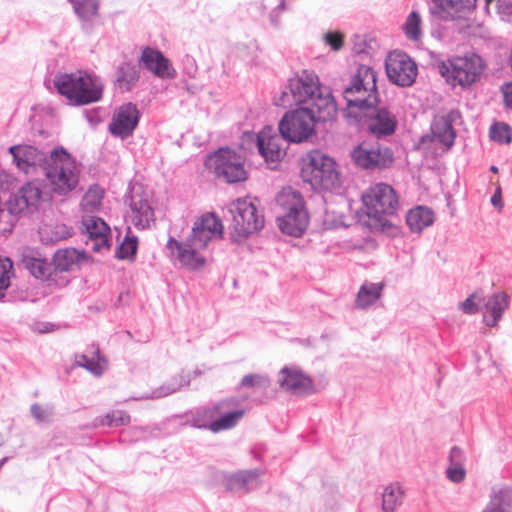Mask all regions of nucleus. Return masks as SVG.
<instances>
[{"instance_id": "obj_1", "label": "nucleus", "mask_w": 512, "mask_h": 512, "mask_svg": "<svg viewBox=\"0 0 512 512\" xmlns=\"http://www.w3.org/2000/svg\"><path fill=\"white\" fill-rule=\"evenodd\" d=\"M300 177L313 190L333 192L342 185L341 171L336 160L320 150H312L299 161Z\"/></svg>"}, {"instance_id": "obj_2", "label": "nucleus", "mask_w": 512, "mask_h": 512, "mask_svg": "<svg viewBox=\"0 0 512 512\" xmlns=\"http://www.w3.org/2000/svg\"><path fill=\"white\" fill-rule=\"evenodd\" d=\"M487 68L484 59L474 52L452 55L437 63L439 74L452 88L468 90L479 83Z\"/></svg>"}, {"instance_id": "obj_3", "label": "nucleus", "mask_w": 512, "mask_h": 512, "mask_svg": "<svg viewBox=\"0 0 512 512\" xmlns=\"http://www.w3.org/2000/svg\"><path fill=\"white\" fill-rule=\"evenodd\" d=\"M54 85L59 94L70 104L76 106L88 105L101 99L103 85L93 75L84 71L70 74H60L55 77Z\"/></svg>"}, {"instance_id": "obj_4", "label": "nucleus", "mask_w": 512, "mask_h": 512, "mask_svg": "<svg viewBox=\"0 0 512 512\" xmlns=\"http://www.w3.org/2000/svg\"><path fill=\"white\" fill-rule=\"evenodd\" d=\"M366 214L374 221V226L381 230L394 229L392 222L386 216H392L399 205L394 188L383 182L373 183L361 196Z\"/></svg>"}, {"instance_id": "obj_5", "label": "nucleus", "mask_w": 512, "mask_h": 512, "mask_svg": "<svg viewBox=\"0 0 512 512\" xmlns=\"http://www.w3.org/2000/svg\"><path fill=\"white\" fill-rule=\"evenodd\" d=\"M44 170L51 189L59 195H67L79 184L80 170L75 159L63 148L51 152Z\"/></svg>"}, {"instance_id": "obj_6", "label": "nucleus", "mask_w": 512, "mask_h": 512, "mask_svg": "<svg viewBox=\"0 0 512 512\" xmlns=\"http://www.w3.org/2000/svg\"><path fill=\"white\" fill-rule=\"evenodd\" d=\"M377 75L369 66L361 65L344 89L343 97L349 109L370 110L378 104Z\"/></svg>"}, {"instance_id": "obj_7", "label": "nucleus", "mask_w": 512, "mask_h": 512, "mask_svg": "<svg viewBox=\"0 0 512 512\" xmlns=\"http://www.w3.org/2000/svg\"><path fill=\"white\" fill-rule=\"evenodd\" d=\"M320 86L318 76L304 70L289 79L286 89L274 99V103L284 108L309 103Z\"/></svg>"}, {"instance_id": "obj_8", "label": "nucleus", "mask_w": 512, "mask_h": 512, "mask_svg": "<svg viewBox=\"0 0 512 512\" xmlns=\"http://www.w3.org/2000/svg\"><path fill=\"white\" fill-rule=\"evenodd\" d=\"M229 210L233 218V228L239 236L247 237L264 226V216L256 200L239 198L230 204Z\"/></svg>"}, {"instance_id": "obj_9", "label": "nucleus", "mask_w": 512, "mask_h": 512, "mask_svg": "<svg viewBox=\"0 0 512 512\" xmlns=\"http://www.w3.org/2000/svg\"><path fill=\"white\" fill-rule=\"evenodd\" d=\"M316 116L309 108L287 112L279 123L282 137L293 143L308 140L315 132Z\"/></svg>"}, {"instance_id": "obj_10", "label": "nucleus", "mask_w": 512, "mask_h": 512, "mask_svg": "<svg viewBox=\"0 0 512 512\" xmlns=\"http://www.w3.org/2000/svg\"><path fill=\"white\" fill-rule=\"evenodd\" d=\"M205 165L228 183L245 181L248 177L242 157L229 148H220L209 155Z\"/></svg>"}, {"instance_id": "obj_11", "label": "nucleus", "mask_w": 512, "mask_h": 512, "mask_svg": "<svg viewBox=\"0 0 512 512\" xmlns=\"http://www.w3.org/2000/svg\"><path fill=\"white\" fill-rule=\"evenodd\" d=\"M355 164L366 170L386 169L394 162L392 150L379 143H360L352 151Z\"/></svg>"}, {"instance_id": "obj_12", "label": "nucleus", "mask_w": 512, "mask_h": 512, "mask_svg": "<svg viewBox=\"0 0 512 512\" xmlns=\"http://www.w3.org/2000/svg\"><path fill=\"white\" fill-rule=\"evenodd\" d=\"M386 73L391 82L398 86H411L417 76L415 62L404 52L393 51L386 59Z\"/></svg>"}, {"instance_id": "obj_13", "label": "nucleus", "mask_w": 512, "mask_h": 512, "mask_svg": "<svg viewBox=\"0 0 512 512\" xmlns=\"http://www.w3.org/2000/svg\"><path fill=\"white\" fill-rule=\"evenodd\" d=\"M167 249L171 258L183 268L189 270L200 269L205 266L206 259L202 255L204 247H198L195 241L187 238L186 242H180L172 237L167 241Z\"/></svg>"}, {"instance_id": "obj_14", "label": "nucleus", "mask_w": 512, "mask_h": 512, "mask_svg": "<svg viewBox=\"0 0 512 512\" xmlns=\"http://www.w3.org/2000/svg\"><path fill=\"white\" fill-rule=\"evenodd\" d=\"M222 234L221 220L214 213H205L194 222L188 238L195 241L198 247L206 248L210 241L221 238Z\"/></svg>"}, {"instance_id": "obj_15", "label": "nucleus", "mask_w": 512, "mask_h": 512, "mask_svg": "<svg viewBox=\"0 0 512 512\" xmlns=\"http://www.w3.org/2000/svg\"><path fill=\"white\" fill-rule=\"evenodd\" d=\"M257 147L268 163L281 161L286 155L284 138L273 132L272 128L266 127L257 135Z\"/></svg>"}, {"instance_id": "obj_16", "label": "nucleus", "mask_w": 512, "mask_h": 512, "mask_svg": "<svg viewBox=\"0 0 512 512\" xmlns=\"http://www.w3.org/2000/svg\"><path fill=\"white\" fill-rule=\"evenodd\" d=\"M41 198V189L34 183H27L22 186L16 194L10 197L7 202V207L12 214L32 211L37 209Z\"/></svg>"}, {"instance_id": "obj_17", "label": "nucleus", "mask_w": 512, "mask_h": 512, "mask_svg": "<svg viewBox=\"0 0 512 512\" xmlns=\"http://www.w3.org/2000/svg\"><path fill=\"white\" fill-rule=\"evenodd\" d=\"M139 63L153 75L161 79H172L176 76V71L170 60L159 50L151 47L143 48Z\"/></svg>"}, {"instance_id": "obj_18", "label": "nucleus", "mask_w": 512, "mask_h": 512, "mask_svg": "<svg viewBox=\"0 0 512 512\" xmlns=\"http://www.w3.org/2000/svg\"><path fill=\"white\" fill-rule=\"evenodd\" d=\"M82 231L87 235V243L91 244L94 252L109 249L110 228L101 218L83 217Z\"/></svg>"}, {"instance_id": "obj_19", "label": "nucleus", "mask_w": 512, "mask_h": 512, "mask_svg": "<svg viewBox=\"0 0 512 512\" xmlns=\"http://www.w3.org/2000/svg\"><path fill=\"white\" fill-rule=\"evenodd\" d=\"M139 120L137 108L131 103L119 107L109 125V131L119 137L129 136L136 128Z\"/></svg>"}, {"instance_id": "obj_20", "label": "nucleus", "mask_w": 512, "mask_h": 512, "mask_svg": "<svg viewBox=\"0 0 512 512\" xmlns=\"http://www.w3.org/2000/svg\"><path fill=\"white\" fill-rule=\"evenodd\" d=\"M233 404L234 401L229 399L223 400L213 407L212 415H219V418L209 424L208 429L210 431L218 433L231 429L244 416L245 411L243 409L230 410Z\"/></svg>"}, {"instance_id": "obj_21", "label": "nucleus", "mask_w": 512, "mask_h": 512, "mask_svg": "<svg viewBox=\"0 0 512 512\" xmlns=\"http://www.w3.org/2000/svg\"><path fill=\"white\" fill-rule=\"evenodd\" d=\"M9 152L16 167L25 173L31 172L45 160L44 153L30 145L11 146Z\"/></svg>"}, {"instance_id": "obj_22", "label": "nucleus", "mask_w": 512, "mask_h": 512, "mask_svg": "<svg viewBox=\"0 0 512 512\" xmlns=\"http://www.w3.org/2000/svg\"><path fill=\"white\" fill-rule=\"evenodd\" d=\"M279 384L283 390L296 395L307 394L314 390L311 378L293 368L281 370Z\"/></svg>"}, {"instance_id": "obj_23", "label": "nucleus", "mask_w": 512, "mask_h": 512, "mask_svg": "<svg viewBox=\"0 0 512 512\" xmlns=\"http://www.w3.org/2000/svg\"><path fill=\"white\" fill-rule=\"evenodd\" d=\"M309 104L316 116V121L332 120L337 114V104L328 87L321 85Z\"/></svg>"}, {"instance_id": "obj_24", "label": "nucleus", "mask_w": 512, "mask_h": 512, "mask_svg": "<svg viewBox=\"0 0 512 512\" xmlns=\"http://www.w3.org/2000/svg\"><path fill=\"white\" fill-rule=\"evenodd\" d=\"M397 118L388 109L375 110L368 119V129L376 137L390 136L397 128Z\"/></svg>"}, {"instance_id": "obj_25", "label": "nucleus", "mask_w": 512, "mask_h": 512, "mask_svg": "<svg viewBox=\"0 0 512 512\" xmlns=\"http://www.w3.org/2000/svg\"><path fill=\"white\" fill-rule=\"evenodd\" d=\"M278 222L282 232L298 237L309 224L308 212L307 210L286 212L278 219Z\"/></svg>"}, {"instance_id": "obj_26", "label": "nucleus", "mask_w": 512, "mask_h": 512, "mask_svg": "<svg viewBox=\"0 0 512 512\" xmlns=\"http://www.w3.org/2000/svg\"><path fill=\"white\" fill-rule=\"evenodd\" d=\"M88 259L87 254L84 251H79L75 248L59 249L53 256V264L55 270L66 272L73 267Z\"/></svg>"}, {"instance_id": "obj_27", "label": "nucleus", "mask_w": 512, "mask_h": 512, "mask_svg": "<svg viewBox=\"0 0 512 512\" xmlns=\"http://www.w3.org/2000/svg\"><path fill=\"white\" fill-rule=\"evenodd\" d=\"M21 263L34 278L39 280H48L55 271L54 264L41 256L24 254Z\"/></svg>"}, {"instance_id": "obj_28", "label": "nucleus", "mask_w": 512, "mask_h": 512, "mask_svg": "<svg viewBox=\"0 0 512 512\" xmlns=\"http://www.w3.org/2000/svg\"><path fill=\"white\" fill-rule=\"evenodd\" d=\"M432 12L441 18L455 17L474 7L475 0H431Z\"/></svg>"}, {"instance_id": "obj_29", "label": "nucleus", "mask_w": 512, "mask_h": 512, "mask_svg": "<svg viewBox=\"0 0 512 512\" xmlns=\"http://www.w3.org/2000/svg\"><path fill=\"white\" fill-rule=\"evenodd\" d=\"M131 220L136 227L146 228L154 220V212L146 199L133 195L131 198Z\"/></svg>"}, {"instance_id": "obj_30", "label": "nucleus", "mask_w": 512, "mask_h": 512, "mask_svg": "<svg viewBox=\"0 0 512 512\" xmlns=\"http://www.w3.org/2000/svg\"><path fill=\"white\" fill-rule=\"evenodd\" d=\"M507 307L508 298L506 294L498 293L490 297L485 304V312L483 315V320L486 325L489 327L496 326Z\"/></svg>"}, {"instance_id": "obj_31", "label": "nucleus", "mask_w": 512, "mask_h": 512, "mask_svg": "<svg viewBox=\"0 0 512 512\" xmlns=\"http://www.w3.org/2000/svg\"><path fill=\"white\" fill-rule=\"evenodd\" d=\"M432 141L443 146L444 150L449 149L455 139V132L452 123L444 117L435 119L432 124Z\"/></svg>"}, {"instance_id": "obj_32", "label": "nucleus", "mask_w": 512, "mask_h": 512, "mask_svg": "<svg viewBox=\"0 0 512 512\" xmlns=\"http://www.w3.org/2000/svg\"><path fill=\"white\" fill-rule=\"evenodd\" d=\"M276 202L283 213L307 210L303 196L297 190L291 187L283 188L276 197Z\"/></svg>"}, {"instance_id": "obj_33", "label": "nucleus", "mask_w": 512, "mask_h": 512, "mask_svg": "<svg viewBox=\"0 0 512 512\" xmlns=\"http://www.w3.org/2000/svg\"><path fill=\"white\" fill-rule=\"evenodd\" d=\"M383 290L382 283H364L356 296V306L360 309H365L374 304L381 297Z\"/></svg>"}, {"instance_id": "obj_34", "label": "nucleus", "mask_w": 512, "mask_h": 512, "mask_svg": "<svg viewBox=\"0 0 512 512\" xmlns=\"http://www.w3.org/2000/svg\"><path fill=\"white\" fill-rule=\"evenodd\" d=\"M406 221L412 231L419 232L433 223L434 215L429 208L419 206L408 212Z\"/></svg>"}, {"instance_id": "obj_35", "label": "nucleus", "mask_w": 512, "mask_h": 512, "mask_svg": "<svg viewBox=\"0 0 512 512\" xmlns=\"http://www.w3.org/2000/svg\"><path fill=\"white\" fill-rule=\"evenodd\" d=\"M104 189L98 185H92L84 194L81 201V209L85 213L97 212L101 208Z\"/></svg>"}, {"instance_id": "obj_36", "label": "nucleus", "mask_w": 512, "mask_h": 512, "mask_svg": "<svg viewBox=\"0 0 512 512\" xmlns=\"http://www.w3.org/2000/svg\"><path fill=\"white\" fill-rule=\"evenodd\" d=\"M403 491L398 484H389L385 487L382 494V510L384 512H394L401 504Z\"/></svg>"}, {"instance_id": "obj_37", "label": "nucleus", "mask_w": 512, "mask_h": 512, "mask_svg": "<svg viewBox=\"0 0 512 512\" xmlns=\"http://www.w3.org/2000/svg\"><path fill=\"white\" fill-rule=\"evenodd\" d=\"M512 495L508 489H499L493 493L489 504L482 512H509Z\"/></svg>"}, {"instance_id": "obj_38", "label": "nucleus", "mask_w": 512, "mask_h": 512, "mask_svg": "<svg viewBox=\"0 0 512 512\" xmlns=\"http://www.w3.org/2000/svg\"><path fill=\"white\" fill-rule=\"evenodd\" d=\"M139 75L136 68L130 64H123L118 68L117 84L123 91H129L138 81Z\"/></svg>"}, {"instance_id": "obj_39", "label": "nucleus", "mask_w": 512, "mask_h": 512, "mask_svg": "<svg viewBox=\"0 0 512 512\" xmlns=\"http://www.w3.org/2000/svg\"><path fill=\"white\" fill-rule=\"evenodd\" d=\"M421 17L417 12H411L404 25H403V31L406 35V37L409 40L412 41H418L420 40L422 33H421Z\"/></svg>"}, {"instance_id": "obj_40", "label": "nucleus", "mask_w": 512, "mask_h": 512, "mask_svg": "<svg viewBox=\"0 0 512 512\" xmlns=\"http://www.w3.org/2000/svg\"><path fill=\"white\" fill-rule=\"evenodd\" d=\"M491 139L500 144H509L512 141L511 129L507 124L498 123L490 129Z\"/></svg>"}, {"instance_id": "obj_41", "label": "nucleus", "mask_w": 512, "mask_h": 512, "mask_svg": "<svg viewBox=\"0 0 512 512\" xmlns=\"http://www.w3.org/2000/svg\"><path fill=\"white\" fill-rule=\"evenodd\" d=\"M13 275V263L9 258H0V296L10 285V278Z\"/></svg>"}, {"instance_id": "obj_42", "label": "nucleus", "mask_w": 512, "mask_h": 512, "mask_svg": "<svg viewBox=\"0 0 512 512\" xmlns=\"http://www.w3.org/2000/svg\"><path fill=\"white\" fill-rule=\"evenodd\" d=\"M76 13L83 19H89L97 14L98 0H81L74 4Z\"/></svg>"}, {"instance_id": "obj_43", "label": "nucleus", "mask_w": 512, "mask_h": 512, "mask_svg": "<svg viewBox=\"0 0 512 512\" xmlns=\"http://www.w3.org/2000/svg\"><path fill=\"white\" fill-rule=\"evenodd\" d=\"M251 478L247 473H235L226 478L225 486L230 491H239L246 487Z\"/></svg>"}, {"instance_id": "obj_44", "label": "nucleus", "mask_w": 512, "mask_h": 512, "mask_svg": "<svg viewBox=\"0 0 512 512\" xmlns=\"http://www.w3.org/2000/svg\"><path fill=\"white\" fill-rule=\"evenodd\" d=\"M269 385V380L261 374H248L245 375L240 386L245 388H262Z\"/></svg>"}, {"instance_id": "obj_45", "label": "nucleus", "mask_w": 512, "mask_h": 512, "mask_svg": "<svg viewBox=\"0 0 512 512\" xmlns=\"http://www.w3.org/2000/svg\"><path fill=\"white\" fill-rule=\"evenodd\" d=\"M137 251V240L136 238H125L121 243L117 256L120 259H129L135 255Z\"/></svg>"}, {"instance_id": "obj_46", "label": "nucleus", "mask_w": 512, "mask_h": 512, "mask_svg": "<svg viewBox=\"0 0 512 512\" xmlns=\"http://www.w3.org/2000/svg\"><path fill=\"white\" fill-rule=\"evenodd\" d=\"M130 422V416L124 411H113L106 416V424L108 426H121Z\"/></svg>"}, {"instance_id": "obj_47", "label": "nucleus", "mask_w": 512, "mask_h": 512, "mask_svg": "<svg viewBox=\"0 0 512 512\" xmlns=\"http://www.w3.org/2000/svg\"><path fill=\"white\" fill-rule=\"evenodd\" d=\"M325 42L335 51L342 48L344 44V36L339 32H328L324 36Z\"/></svg>"}, {"instance_id": "obj_48", "label": "nucleus", "mask_w": 512, "mask_h": 512, "mask_svg": "<svg viewBox=\"0 0 512 512\" xmlns=\"http://www.w3.org/2000/svg\"><path fill=\"white\" fill-rule=\"evenodd\" d=\"M476 293H473L470 295L465 301H463L460 305L462 311L466 314H475L479 311L478 304L476 303L477 300Z\"/></svg>"}, {"instance_id": "obj_49", "label": "nucleus", "mask_w": 512, "mask_h": 512, "mask_svg": "<svg viewBox=\"0 0 512 512\" xmlns=\"http://www.w3.org/2000/svg\"><path fill=\"white\" fill-rule=\"evenodd\" d=\"M447 477L455 483H459L465 479V469L460 465H455L447 469Z\"/></svg>"}, {"instance_id": "obj_50", "label": "nucleus", "mask_w": 512, "mask_h": 512, "mask_svg": "<svg viewBox=\"0 0 512 512\" xmlns=\"http://www.w3.org/2000/svg\"><path fill=\"white\" fill-rule=\"evenodd\" d=\"M79 365L84 366L90 372L99 375L101 373V367L98 363L93 360H88L85 355H81L78 360Z\"/></svg>"}, {"instance_id": "obj_51", "label": "nucleus", "mask_w": 512, "mask_h": 512, "mask_svg": "<svg viewBox=\"0 0 512 512\" xmlns=\"http://www.w3.org/2000/svg\"><path fill=\"white\" fill-rule=\"evenodd\" d=\"M30 410L32 415L39 421H43L47 417V411L39 404H33Z\"/></svg>"}, {"instance_id": "obj_52", "label": "nucleus", "mask_w": 512, "mask_h": 512, "mask_svg": "<svg viewBox=\"0 0 512 512\" xmlns=\"http://www.w3.org/2000/svg\"><path fill=\"white\" fill-rule=\"evenodd\" d=\"M502 92L505 104L512 107V83L505 84L502 87Z\"/></svg>"}, {"instance_id": "obj_53", "label": "nucleus", "mask_w": 512, "mask_h": 512, "mask_svg": "<svg viewBox=\"0 0 512 512\" xmlns=\"http://www.w3.org/2000/svg\"><path fill=\"white\" fill-rule=\"evenodd\" d=\"M491 203L493 206L501 209L503 207L502 204V194H501V188L498 186L495 190V193L493 194L491 198Z\"/></svg>"}, {"instance_id": "obj_54", "label": "nucleus", "mask_w": 512, "mask_h": 512, "mask_svg": "<svg viewBox=\"0 0 512 512\" xmlns=\"http://www.w3.org/2000/svg\"><path fill=\"white\" fill-rule=\"evenodd\" d=\"M512 8V0H508L505 5L499 4V11L503 14L510 13V9Z\"/></svg>"}, {"instance_id": "obj_55", "label": "nucleus", "mask_w": 512, "mask_h": 512, "mask_svg": "<svg viewBox=\"0 0 512 512\" xmlns=\"http://www.w3.org/2000/svg\"><path fill=\"white\" fill-rule=\"evenodd\" d=\"M461 455V450L459 448H456L454 447L452 450H451V456H460Z\"/></svg>"}, {"instance_id": "obj_56", "label": "nucleus", "mask_w": 512, "mask_h": 512, "mask_svg": "<svg viewBox=\"0 0 512 512\" xmlns=\"http://www.w3.org/2000/svg\"><path fill=\"white\" fill-rule=\"evenodd\" d=\"M491 171L494 172V173H497L498 172V168L496 166H492L491 167Z\"/></svg>"}, {"instance_id": "obj_57", "label": "nucleus", "mask_w": 512, "mask_h": 512, "mask_svg": "<svg viewBox=\"0 0 512 512\" xmlns=\"http://www.w3.org/2000/svg\"><path fill=\"white\" fill-rule=\"evenodd\" d=\"M492 0H487V3H490Z\"/></svg>"}]
</instances>
